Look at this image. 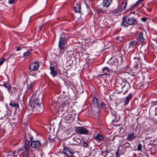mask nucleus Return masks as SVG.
Returning <instances> with one entry per match:
<instances>
[{"label": "nucleus", "instance_id": "f257e3e1", "mask_svg": "<svg viewBox=\"0 0 157 157\" xmlns=\"http://www.w3.org/2000/svg\"><path fill=\"white\" fill-rule=\"evenodd\" d=\"M136 21V19L134 17H128L126 16L124 17L123 21L121 23V25L125 27L126 25L125 22L128 25H132L135 23Z\"/></svg>", "mask_w": 157, "mask_h": 157}, {"label": "nucleus", "instance_id": "f03ea898", "mask_svg": "<svg viewBox=\"0 0 157 157\" xmlns=\"http://www.w3.org/2000/svg\"><path fill=\"white\" fill-rule=\"evenodd\" d=\"M36 96V94L33 93L31 97V102H30V111L32 110V112L33 111V109L35 107L34 104H36V105H39L40 104H39V103L40 100H41L42 101H42L41 98H36V100L34 101L35 98Z\"/></svg>", "mask_w": 157, "mask_h": 157}, {"label": "nucleus", "instance_id": "7ed1b4c3", "mask_svg": "<svg viewBox=\"0 0 157 157\" xmlns=\"http://www.w3.org/2000/svg\"><path fill=\"white\" fill-rule=\"evenodd\" d=\"M65 42V34L63 33H61L59 39V47L61 50L64 49Z\"/></svg>", "mask_w": 157, "mask_h": 157}, {"label": "nucleus", "instance_id": "20e7f679", "mask_svg": "<svg viewBox=\"0 0 157 157\" xmlns=\"http://www.w3.org/2000/svg\"><path fill=\"white\" fill-rule=\"evenodd\" d=\"M29 141L27 140H26L25 141L24 147L23 152L24 157H29Z\"/></svg>", "mask_w": 157, "mask_h": 157}, {"label": "nucleus", "instance_id": "39448f33", "mask_svg": "<svg viewBox=\"0 0 157 157\" xmlns=\"http://www.w3.org/2000/svg\"><path fill=\"white\" fill-rule=\"evenodd\" d=\"M76 132L78 134L87 135L89 131L86 128L83 127H78L75 128Z\"/></svg>", "mask_w": 157, "mask_h": 157}, {"label": "nucleus", "instance_id": "423d86ee", "mask_svg": "<svg viewBox=\"0 0 157 157\" xmlns=\"http://www.w3.org/2000/svg\"><path fill=\"white\" fill-rule=\"evenodd\" d=\"M30 145L33 148H40L41 146L40 141L38 140H36L32 141Z\"/></svg>", "mask_w": 157, "mask_h": 157}, {"label": "nucleus", "instance_id": "0eeeda50", "mask_svg": "<svg viewBox=\"0 0 157 157\" xmlns=\"http://www.w3.org/2000/svg\"><path fill=\"white\" fill-rule=\"evenodd\" d=\"M63 153L65 155V157H71L73 155V152L66 147H64L63 149Z\"/></svg>", "mask_w": 157, "mask_h": 157}, {"label": "nucleus", "instance_id": "6e6552de", "mask_svg": "<svg viewBox=\"0 0 157 157\" xmlns=\"http://www.w3.org/2000/svg\"><path fill=\"white\" fill-rule=\"evenodd\" d=\"M39 104L40 105H36V111L37 113H41L43 112L44 109L43 105V104L42 103V101L41 100H40Z\"/></svg>", "mask_w": 157, "mask_h": 157}, {"label": "nucleus", "instance_id": "1a4fd4ad", "mask_svg": "<svg viewBox=\"0 0 157 157\" xmlns=\"http://www.w3.org/2000/svg\"><path fill=\"white\" fill-rule=\"evenodd\" d=\"M39 67V63L37 62H33L30 66V72L34 70H37Z\"/></svg>", "mask_w": 157, "mask_h": 157}, {"label": "nucleus", "instance_id": "9d476101", "mask_svg": "<svg viewBox=\"0 0 157 157\" xmlns=\"http://www.w3.org/2000/svg\"><path fill=\"white\" fill-rule=\"evenodd\" d=\"M127 140L131 141L132 140H134L136 137V136L134 135V132H132L127 135Z\"/></svg>", "mask_w": 157, "mask_h": 157}, {"label": "nucleus", "instance_id": "9b49d317", "mask_svg": "<svg viewBox=\"0 0 157 157\" xmlns=\"http://www.w3.org/2000/svg\"><path fill=\"white\" fill-rule=\"evenodd\" d=\"M50 74L52 75L53 77H55L56 76L57 74V72L56 70L55 67H50Z\"/></svg>", "mask_w": 157, "mask_h": 157}, {"label": "nucleus", "instance_id": "f8f14e48", "mask_svg": "<svg viewBox=\"0 0 157 157\" xmlns=\"http://www.w3.org/2000/svg\"><path fill=\"white\" fill-rule=\"evenodd\" d=\"M110 71V70L107 67H105L101 70V72L103 73L101 74L100 75L103 76L105 75H108V73Z\"/></svg>", "mask_w": 157, "mask_h": 157}, {"label": "nucleus", "instance_id": "ddd939ff", "mask_svg": "<svg viewBox=\"0 0 157 157\" xmlns=\"http://www.w3.org/2000/svg\"><path fill=\"white\" fill-rule=\"evenodd\" d=\"M138 40L141 42H143L145 40V35H144V34L142 32H140L139 33L138 36Z\"/></svg>", "mask_w": 157, "mask_h": 157}, {"label": "nucleus", "instance_id": "4468645a", "mask_svg": "<svg viewBox=\"0 0 157 157\" xmlns=\"http://www.w3.org/2000/svg\"><path fill=\"white\" fill-rule=\"evenodd\" d=\"M112 1V0H104L102 3L103 6L106 7H109Z\"/></svg>", "mask_w": 157, "mask_h": 157}, {"label": "nucleus", "instance_id": "2eb2a0df", "mask_svg": "<svg viewBox=\"0 0 157 157\" xmlns=\"http://www.w3.org/2000/svg\"><path fill=\"white\" fill-rule=\"evenodd\" d=\"M81 8L80 3H77L74 7V10L75 12L80 13Z\"/></svg>", "mask_w": 157, "mask_h": 157}, {"label": "nucleus", "instance_id": "dca6fc26", "mask_svg": "<svg viewBox=\"0 0 157 157\" xmlns=\"http://www.w3.org/2000/svg\"><path fill=\"white\" fill-rule=\"evenodd\" d=\"M10 106L14 107L15 109H18L19 107V104L14 102H13L12 101H11L9 104Z\"/></svg>", "mask_w": 157, "mask_h": 157}, {"label": "nucleus", "instance_id": "f3484780", "mask_svg": "<svg viewBox=\"0 0 157 157\" xmlns=\"http://www.w3.org/2000/svg\"><path fill=\"white\" fill-rule=\"evenodd\" d=\"M137 42L136 40H132L129 43V48L133 49L136 46Z\"/></svg>", "mask_w": 157, "mask_h": 157}, {"label": "nucleus", "instance_id": "a211bd4d", "mask_svg": "<svg viewBox=\"0 0 157 157\" xmlns=\"http://www.w3.org/2000/svg\"><path fill=\"white\" fill-rule=\"evenodd\" d=\"M132 97V94H129L127 96L124 101V104L125 105H127L129 102L130 100Z\"/></svg>", "mask_w": 157, "mask_h": 157}, {"label": "nucleus", "instance_id": "6ab92c4d", "mask_svg": "<svg viewBox=\"0 0 157 157\" xmlns=\"http://www.w3.org/2000/svg\"><path fill=\"white\" fill-rule=\"evenodd\" d=\"M94 138L96 140H102L104 139L103 136L100 134L95 135H94Z\"/></svg>", "mask_w": 157, "mask_h": 157}, {"label": "nucleus", "instance_id": "aec40b11", "mask_svg": "<svg viewBox=\"0 0 157 157\" xmlns=\"http://www.w3.org/2000/svg\"><path fill=\"white\" fill-rule=\"evenodd\" d=\"M61 102H62V107L65 106L66 105H67L69 103L68 99L67 98H66L63 99Z\"/></svg>", "mask_w": 157, "mask_h": 157}, {"label": "nucleus", "instance_id": "412c9836", "mask_svg": "<svg viewBox=\"0 0 157 157\" xmlns=\"http://www.w3.org/2000/svg\"><path fill=\"white\" fill-rule=\"evenodd\" d=\"M93 102L94 106L95 107L98 108L99 107V105L98 102V99L96 98H94L93 99Z\"/></svg>", "mask_w": 157, "mask_h": 157}, {"label": "nucleus", "instance_id": "4be33fe9", "mask_svg": "<svg viewBox=\"0 0 157 157\" xmlns=\"http://www.w3.org/2000/svg\"><path fill=\"white\" fill-rule=\"evenodd\" d=\"M128 0H124L125 1V2L122 3L121 5V8L120 9V11L124 10L126 8V6L127 4V1Z\"/></svg>", "mask_w": 157, "mask_h": 157}, {"label": "nucleus", "instance_id": "5701e85b", "mask_svg": "<svg viewBox=\"0 0 157 157\" xmlns=\"http://www.w3.org/2000/svg\"><path fill=\"white\" fill-rule=\"evenodd\" d=\"M97 12L98 14H104L107 13V11L105 10H102L101 8H99L97 10Z\"/></svg>", "mask_w": 157, "mask_h": 157}, {"label": "nucleus", "instance_id": "b1692460", "mask_svg": "<svg viewBox=\"0 0 157 157\" xmlns=\"http://www.w3.org/2000/svg\"><path fill=\"white\" fill-rule=\"evenodd\" d=\"M73 140L75 141L77 143L76 144L80 143L81 142L80 139L79 138L78 136H75L73 138Z\"/></svg>", "mask_w": 157, "mask_h": 157}, {"label": "nucleus", "instance_id": "393cba45", "mask_svg": "<svg viewBox=\"0 0 157 157\" xmlns=\"http://www.w3.org/2000/svg\"><path fill=\"white\" fill-rule=\"evenodd\" d=\"M3 85L6 88L9 92H10V90L11 89V87L7 83H4Z\"/></svg>", "mask_w": 157, "mask_h": 157}, {"label": "nucleus", "instance_id": "a878e982", "mask_svg": "<svg viewBox=\"0 0 157 157\" xmlns=\"http://www.w3.org/2000/svg\"><path fill=\"white\" fill-rule=\"evenodd\" d=\"M29 55V51H27L24 53L23 57L25 59H27Z\"/></svg>", "mask_w": 157, "mask_h": 157}, {"label": "nucleus", "instance_id": "bb28decb", "mask_svg": "<svg viewBox=\"0 0 157 157\" xmlns=\"http://www.w3.org/2000/svg\"><path fill=\"white\" fill-rule=\"evenodd\" d=\"M126 83L125 82L121 81V86H122V90H125L124 88L126 86Z\"/></svg>", "mask_w": 157, "mask_h": 157}, {"label": "nucleus", "instance_id": "cd10ccee", "mask_svg": "<svg viewBox=\"0 0 157 157\" xmlns=\"http://www.w3.org/2000/svg\"><path fill=\"white\" fill-rule=\"evenodd\" d=\"M6 61V59L5 58H2L0 60V66L2 65L4 62Z\"/></svg>", "mask_w": 157, "mask_h": 157}, {"label": "nucleus", "instance_id": "c85d7f7f", "mask_svg": "<svg viewBox=\"0 0 157 157\" xmlns=\"http://www.w3.org/2000/svg\"><path fill=\"white\" fill-rule=\"evenodd\" d=\"M100 105L103 109H105L106 108V106L105 104L103 102H101L100 104Z\"/></svg>", "mask_w": 157, "mask_h": 157}, {"label": "nucleus", "instance_id": "c756f323", "mask_svg": "<svg viewBox=\"0 0 157 157\" xmlns=\"http://www.w3.org/2000/svg\"><path fill=\"white\" fill-rule=\"evenodd\" d=\"M142 149V144H139L137 146V149L138 151H140Z\"/></svg>", "mask_w": 157, "mask_h": 157}, {"label": "nucleus", "instance_id": "7c9ffc66", "mask_svg": "<svg viewBox=\"0 0 157 157\" xmlns=\"http://www.w3.org/2000/svg\"><path fill=\"white\" fill-rule=\"evenodd\" d=\"M121 12L120 11V9H116L112 11V12L113 13H116L117 12Z\"/></svg>", "mask_w": 157, "mask_h": 157}, {"label": "nucleus", "instance_id": "2f4dec72", "mask_svg": "<svg viewBox=\"0 0 157 157\" xmlns=\"http://www.w3.org/2000/svg\"><path fill=\"white\" fill-rule=\"evenodd\" d=\"M83 146L84 147H87L88 146V145L87 143H86V142L85 141H84L83 142Z\"/></svg>", "mask_w": 157, "mask_h": 157}, {"label": "nucleus", "instance_id": "473e14b6", "mask_svg": "<svg viewBox=\"0 0 157 157\" xmlns=\"http://www.w3.org/2000/svg\"><path fill=\"white\" fill-rule=\"evenodd\" d=\"M151 105L152 106H155L157 105V100L154 101H152L151 102Z\"/></svg>", "mask_w": 157, "mask_h": 157}, {"label": "nucleus", "instance_id": "72a5a7b5", "mask_svg": "<svg viewBox=\"0 0 157 157\" xmlns=\"http://www.w3.org/2000/svg\"><path fill=\"white\" fill-rule=\"evenodd\" d=\"M35 83L34 82H33L30 84V89L32 88V87L33 86L35 85Z\"/></svg>", "mask_w": 157, "mask_h": 157}, {"label": "nucleus", "instance_id": "f704fd0d", "mask_svg": "<svg viewBox=\"0 0 157 157\" xmlns=\"http://www.w3.org/2000/svg\"><path fill=\"white\" fill-rule=\"evenodd\" d=\"M142 20L143 21H146L147 19L145 17H143L141 18Z\"/></svg>", "mask_w": 157, "mask_h": 157}, {"label": "nucleus", "instance_id": "c9c22d12", "mask_svg": "<svg viewBox=\"0 0 157 157\" xmlns=\"http://www.w3.org/2000/svg\"><path fill=\"white\" fill-rule=\"evenodd\" d=\"M7 157H14L13 155V154H8L7 155Z\"/></svg>", "mask_w": 157, "mask_h": 157}, {"label": "nucleus", "instance_id": "e433bc0d", "mask_svg": "<svg viewBox=\"0 0 157 157\" xmlns=\"http://www.w3.org/2000/svg\"><path fill=\"white\" fill-rule=\"evenodd\" d=\"M21 47H18L17 48V49H16V50L17 51H19L21 50Z\"/></svg>", "mask_w": 157, "mask_h": 157}, {"label": "nucleus", "instance_id": "4c0bfd02", "mask_svg": "<svg viewBox=\"0 0 157 157\" xmlns=\"http://www.w3.org/2000/svg\"><path fill=\"white\" fill-rule=\"evenodd\" d=\"M33 136H31V137L30 138V139L31 140V142L32 141H33Z\"/></svg>", "mask_w": 157, "mask_h": 157}, {"label": "nucleus", "instance_id": "58836bf2", "mask_svg": "<svg viewBox=\"0 0 157 157\" xmlns=\"http://www.w3.org/2000/svg\"><path fill=\"white\" fill-rule=\"evenodd\" d=\"M35 2H36V1L35 0L32 1V5H33L35 3Z\"/></svg>", "mask_w": 157, "mask_h": 157}, {"label": "nucleus", "instance_id": "ea45409f", "mask_svg": "<svg viewBox=\"0 0 157 157\" xmlns=\"http://www.w3.org/2000/svg\"><path fill=\"white\" fill-rule=\"evenodd\" d=\"M65 118L67 120H70V117H65Z\"/></svg>", "mask_w": 157, "mask_h": 157}, {"label": "nucleus", "instance_id": "a19ab883", "mask_svg": "<svg viewBox=\"0 0 157 157\" xmlns=\"http://www.w3.org/2000/svg\"><path fill=\"white\" fill-rule=\"evenodd\" d=\"M118 151H119V149H118L117 151L116 152V155H118V154H119Z\"/></svg>", "mask_w": 157, "mask_h": 157}, {"label": "nucleus", "instance_id": "79ce46f5", "mask_svg": "<svg viewBox=\"0 0 157 157\" xmlns=\"http://www.w3.org/2000/svg\"><path fill=\"white\" fill-rule=\"evenodd\" d=\"M128 88L125 91L124 93V94L125 93L127 92H128Z\"/></svg>", "mask_w": 157, "mask_h": 157}, {"label": "nucleus", "instance_id": "37998d69", "mask_svg": "<svg viewBox=\"0 0 157 157\" xmlns=\"http://www.w3.org/2000/svg\"><path fill=\"white\" fill-rule=\"evenodd\" d=\"M39 29L40 31L42 29V27L41 26H40L39 27Z\"/></svg>", "mask_w": 157, "mask_h": 157}, {"label": "nucleus", "instance_id": "c03bdc74", "mask_svg": "<svg viewBox=\"0 0 157 157\" xmlns=\"http://www.w3.org/2000/svg\"><path fill=\"white\" fill-rule=\"evenodd\" d=\"M152 10V9H148V10L149 11H151Z\"/></svg>", "mask_w": 157, "mask_h": 157}, {"label": "nucleus", "instance_id": "a18cd8bd", "mask_svg": "<svg viewBox=\"0 0 157 157\" xmlns=\"http://www.w3.org/2000/svg\"><path fill=\"white\" fill-rule=\"evenodd\" d=\"M9 92L10 93L11 92L12 93V91H11V90H10V92Z\"/></svg>", "mask_w": 157, "mask_h": 157}, {"label": "nucleus", "instance_id": "49530a36", "mask_svg": "<svg viewBox=\"0 0 157 157\" xmlns=\"http://www.w3.org/2000/svg\"><path fill=\"white\" fill-rule=\"evenodd\" d=\"M33 133H35V135H36V133H35V132H33Z\"/></svg>", "mask_w": 157, "mask_h": 157}, {"label": "nucleus", "instance_id": "de8ad7c7", "mask_svg": "<svg viewBox=\"0 0 157 157\" xmlns=\"http://www.w3.org/2000/svg\"><path fill=\"white\" fill-rule=\"evenodd\" d=\"M33 133H35V135H36V133H35V132H33Z\"/></svg>", "mask_w": 157, "mask_h": 157}, {"label": "nucleus", "instance_id": "09e8293b", "mask_svg": "<svg viewBox=\"0 0 157 157\" xmlns=\"http://www.w3.org/2000/svg\"><path fill=\"white\" fill-rule=\"evenodd\" d=\"M33 133H35V135H36V133H35V132H33Z\"/></svg>", "mask_w": 157, "mask_h": 157}, {"label": "nucleus", "instance_id": "8fccbe9b", "mask_svg": "<svg viewBox=\"0 0 157 157\" xmlns=\"http://www.w3.org/2000/svg\"><path fill=\"white\" fill-rule=\"evenodd\" d=\"M30 50H31L32 51V52H33V49H30Z\"/></svg>", "mask_w": 157, "mask_h": 157}, {"label": "nucleus", "instance_id": "3c124183", "mask_svg": "<svg viewBox=\"0 0 157 157\" xmlns=\"http://www.w3.org/2000/svg\"><path fill=\"white\" fill-rule=\"evenodd\" d=\"M136 59V57L134 58V59Z\"/></svg>", "mask_w": 157, "mask_h": 157}, {"label": "nucleus", "instance_id": "603ef678", "mask_svg": "<svg viewBox=\"0 0 157 157\" xmlns=\"http://www.w3.org/2000/svg\"><path fill=\"white\" fill-rule=\"evenodd\" d=\"M119 118H118V119H117V120H119Z\"/></svg>", "mask_w": 157, "mask_h": 157}]
</instances>
